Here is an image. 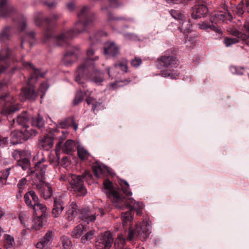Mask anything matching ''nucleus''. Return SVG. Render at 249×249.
Returning a JSON list of instances; mask_svg holds the SVG:
<instances>
[{"instance_id": "obj_61", "label": "nucleus", "mask_w": 249, "mask_h": 249, "mask_svg": "<svg viewBox=\"0 0 249 249\" xmlns=\"http://www.w3.org/2000/svg\"><path fill=\"white\" fill-rule=\"evenodd\" d=\"M28 194L30 195L31 199H32L34 204V203H39L38 202V197L36 195V193L34 191H30L28 192Z\"/></svg>"}, {"instance_id": "obj_51", "label": "nucleus", "mask_w": 249, "mask_h": 249, "mask_svg": "<svg viewBox=\"0 0 249 249\" xmlns=\"http://www.w3.org/2000/svg\"><path fill=\"white\" fill-rule=\"evenodd\" d=\"M116 68H120L122 71L126 72L128 70L127 62L126 60L119 62L114 64Z\"/></svg>"}, {"instance_id": "obj_13", "label": "nucleus", "mask_w": 249, "mask_h": 249, "mask_svg": "<svg viewBox=\"0 0 249 249\" xmlns=\"http://www.w3.org/2000/svg\"><path fill=\"white\" fill-rule=\"evenodd\" d=\"M106 3L108 4L107 6H102L101 10L107 15V22L111 26L113 30H116L115 28L112 25L113 22L116 24L117 21L119 20H127L134 21L131 18H126L123 17H114L110 12V9L118 8L121 7L122 4L119 1V0H106Z\"/></svg>"}, {"instance_id": "obj_20", "label": "nucleus", "mask_w": 249, "mask_h": 249, "mask_svg": "<svg viewBox=\"0 0 249 249\" xmlns=\"http://www.w3.org/2000/svg\"><path fill=\"white\" fill-rule=\"evenodd\" d=\"M12 54L11 51L8 48H3L0 50V73L3 72L9 65V59Z\"/></svg>"}, {"instance_id": "obj_56", "label": "nucleus", "mask_w": 249, "mask_h": 249, "mask_svg": "<svg viewBox=\"0 0 249 249\" xmlns=\"http://www.w3.org/2000/svg\"><path fill=\"white\" fill-rule=\"evenodd\" d=\"M29 218L28 214L25 212H21L19 213L18 215L19 220L20 223L24 227H26V221Z\"/></svg>"}, {"instance_id": "obj_62", "label": "nucleus", "mask_w": 249, "mask_h": 249, "mask_svg": "<svg viewBox=\"0 0 249 249\" xmlns=\"http://www.w3.org/2000/svg\"><path fill=\"white\" fill-rule=\"evenodd\" d=\"M62 136H60V140L61 141L59 142L56 144V147L57 148H60L61 147L62 142L65 139L66 135L68 134V132L67 131H62Z\"/></svg>"}, {"instance_id": "obj_29", "label": "nucleus", "mask_w": 249, "mask_h": 249, "mask_svg": "<svg viewBox=\"0 0 249 249\" xmlns=\"http://www.w3.org/2000/svg\"><path fill=\"white\" fill-rule=\"evenodd\" d=\"M232 19V16L229 10L224 12L220 11L215 14L213 17L214 21H222L225 23L231 21Z\"/></svg>"}, {"instance_id": "obj_53", "label": "nucleus", "mask_w": 249, "mask_h": 249, "mask_svg": "<svg viewBox=\"0 0 249 249\" xmlns=\"http://www.w3.org/2000/svg\"><path fill=\"white\" fill-rule=\"evenodd\" d=\"M60 156L56 153V156L52 155L50 157V164L53 166H57L60 162Z\"/></svg>"}, {"instance_id": "obj_57", "label": "nucleus", "mask_w": 249, "mask_h": 249, "mask_svg": "<svg viewBox=\"0 0 249 249\" xmlns=\"http://www.w3.org/2000/svg\"><path fill=\"white\" fill-rule=\"evenodd\" d=\"M142 63V60L139 57H135L134 59H132L131 61V65L134 68L139 67Z\"/></svg>"}, {"instance_id": "obj_52", "label": "nucleus", "mask_w": 249, "mask_h": 249, "mask_svg": "<svg viewBox=\"0 0 249 249\" xmlns=\"http://www.w3.org/2000/svg\"><path fill=\"white\" fill-rule=\"evenodd\" d=\"M27 179L26 178L20 179L17 184V187L18 189V193L21 194L23 192L25 185L27 184Z\"/></svg>"}, {"instance_id": "obj_32", "label": "nucleus", "mask_w": 249, "mask_h": 249, "mask_svg": "<svg viewBox=\"0 0 249 249\" xmlns=\"http://www.w3.org/2000/svg\"><path fill=\"white\" fill-rule=\"evenodd\" d=\"M53 144V140L50 137L44 136L39 140V146L44 150H50Z\"/></svg>"}, {"instance_id": "obj_30", "label": "nucleus", "mask_w": 249, "mask_h": 249, "mask_svg": "<svg viewBox=\"0 0 249 249\" xmlns=\"http://www.w3.org/2000/svg\"><path fill=\"white\" fill-rule=\"evenodd\" d=\"M72 125L73 128L76 131L78 128V124L76 123L74 120L73 117H69L66 118L63 121H62L59 123L57 125V127L54 129L55 132L57 130L58 128H66Z\"/></svg>"}, {"instance_id": "obj_2", "label": "nucleus", "mask_w": 249, "mask_h": 249, "mask_svg": "<svg viewBox=\"0 0 249 249\" xmlns=\"http://www.w3.org/2000/svg\"><path fill=\"white\" fill-rule=\"evenodd\" d=\"M78 20L73 28L64 30L55 38L57 46H64L69 40L76 36L78 34L87 31L95 25V17L88 6H84L77 13Z\"/></svg>"}, {"instance_id": "obj_36", "label": "nucleus", "mask_w": 249, "mask_h": 249, "mask_svg": "<svg viewBox=\"0 0 249 249\" xmlns=\"http://www.w3.org/2000/svg\"><path fill=\"white\" fill-rule=\"evenodd\" d=\"M24 130H21L23 133V141H26L29 139L35 137L36 135L37 132L35 129H34L28 125L25 127H23Z\"/></svg>"}, {"instance_id": "obj_17", "label": "nucleus", "mask_w": 249, "mask_h": 249, "mask_svg": "<svg viewBox=\"0 0 249 249\" xmlns=\"http://www.w3.org/2000/svg\"><path fill=\"white\" fill-rule=\"evenodd\" d=\"M81 52L78 46L70 47L64 54L62 62L66 66H71L78 58Z\"/></svg>"}, {"instance_id": "obj_19", "label": "nucleus", "mask_w": 249, "mask_h": 249, "mask_svg": "<svg viewBox=\"0 0 249 249\" xmlns=\"http://www.w3.org/2000/svg\"><path fill=\"white\" fill-rule=\"evenodd\" d=\"M113 238L111 233L107 231L98 236L95 246L97 249H109L112 246Z\"/></svg>"}, {"instance_id": "obj_50", "label": "nucleus", "mask_w": 249, "mask_h": 249, "mask_svg": "<svg viewBox=\"0 0 249 249\" xmlns=\"http://www.w3.org/2000/svg\"><path fill=\"white\" fill-rule=\"evenodd\" d=\"M84 93L81 89L76 92L75 98L73 100V104L76 105L81 102L84 98Z\"/></svg>"}, {"instance_id": "obj_33", "label": "nucleus", "mask_w": 249, "mask_h": 249, "mask_svg": "<svg viewBox=\"0 0 249 249\" xmlns=\"http://www.w3.org/2000/svg\"><path fill=\"white\" fill-rule=\"evenodd\" d=\"M30 167V160L27 158H23L20 160H18L17 161V163L14 165L11 166L10 167H15L14 170H11L12 173L15 172L19 168H21L23 171L27 170Z\"/></svg>"}, {"instance_id": "obj_5", "label": "nucleus", "mask_w": 249, "mask_h": 249, "mask_svg": "<svg viewBox=\"0 0 249 249\" xmlns=\"http://www.w3.org/2000/svg\"><path fill=\"white\" fill-rule=\"evenodd\" d=\"M60 14H55L53 15L52 18H45L42 12H37L34 14V19L36 25L39 27H42L43 25L47 26L42 38V41L44 43L53 42L54 45L57 46L55 38L58 36H54L53 35L52 26L60 18Z\"/></svg>"}, {"instance_id": "obj_59", "label": "nucleus", "mask_w": 249, "mask_h": 249, "mask_svg": "<svg viewBox=\"0 0 249 249\" xmlns=\"http://www.w3.org/2000/svg\"><path fill=\"white\" fill-rule=\"evenodd\" d=\"M24 200L27 206L31 208L33 205V204L32 203L31 197H30V195L28 194V192L24 195Z\"/></svg>"}, {"instance_id": "obj_47", "label": "nucleus", "mask_w": 249, "mask_h": 249, "mask_svg": "<svg viewBox=\"0 0 249 249\" xmlns=\"http://www.w3.org/2000/svg\"><path fill=\"white\" fill-rule=\"evenodd\" d=\"M130 82L129 79H126L124 80L117 81L110 85V89H114L117 87H120L128 84Z\"/></svg>"}, {"instance_id": "obj_27", "label": "nucleus", "mask_w": 249, "mask_h": 249, "mask_svg": "<svg viewBox=\"0 0 249 249\" xmlns=\"http://www.w3.org/2000/svg\"><path fill=\"white\" fill-rule=\"evenodd\" d=\"M78 206L72 202L68 207V209L64 215V218L68 221H72L77 216Z\"/></svg>"}, {"instance_id": "obj_16", "label": "nucleus", "mask_w": 249, "mask_h": 249, "mask_svg": "<svg viewBox=\"0 0 249 249\" xmlns=\"http://www.w3.org/2000/svg\"><path fill=\"white\" fill-rule=\"evenodd\" d=\"M169 13L174 18L179 20L181 25L178 27V29L180 32L187 35L191 32L192 26L189 20H185L183 15L178 10L172 9Z\"/></svg>"}, {"instance_id": "obj_4", "label": "nucleus", "mask_w": 249, "mask_h": 249, "mask_svg": "<svg viewBox=\"0 0 249 249\" xmlns=\"http://www.w3.org/2000/svg\"><path fill=\"white\" fill-rule=\"evenodd\" d=\"M23 66L32 72L27 81V86L21 89L19 94V99L21 101L24 102L26 100H35L38 96V93L36 91L34 84L36 83L39 77H43L45 73L42 72L40 69H36L34 65L30 62H22Z\"/></svg>"}, {"instance_id": "obj_60", "label": "nucleus", "mask_w": 249, "mask_h": 249, "mask_svg": "<svg viewBox=\"0 0 249 249\" xmlns=\"http://www.w3.org/2000/svg\"><path fill=\"white\" fill-rule=\"evenodd\" d=\"M58 2L57 0H53L51 1H45L44 2V4L47 6L50 9H53L57 6Z\"/></svg>"}, {"instance_id": "obj_43", "label": "nucleus", "mask_w": 249, "mask_h": 249, "mask_svg": "<svg viewBox=\"0 0 249 249\" xmlns=\"http://www.w3.org/2000/svg\"><path fill=\"white\" fill-rule=\"evenodd\" d=\"M26 155V151L25 150H20L18 149L14 150L12 152V157L16 160H17V161H18V160H20L23 158L25 157Z\"/></svg>"}, {"instance_id": "obj_55", "label": "nucleus", "mask_w": 249, "mask_h": 249, "mask_svg": "<svg viewBox=\"0 0 249 249\" xmlns=\"http://www.w3.org/2000/svg\"><path fill=\"white\" fill-rule=\"evenodd\" d=\"M86 102L88 105H92V110L95 112V110L100 105V103H97L94 99L89 98L86 99Z\"/></svg>"}, {"instance_id": "obj_37", "label": "nucleus", "mask_w": 249, "mask_h": 249, "mask_svg": "<svg viewBox=\"0 0 249 249\" xmlns=\"http://www.w3.org/2000/svg\"><path fill=\"white\" fill-rule=\"evenodd\" d=\"M36 41L35 37V33L34 31L26 33L24 36L22 37L21 46L23 48V45L24 42L28 41L30 45H33Z\"/></svg>"}, {"instance_id": "obj_25", "label": "nucleus", "mask_w": 249, "mask_h": 249, "mask_svg": "<svg viewBox=\"0 0 249 249\" xmlns=\"http://www.w3.org/2000/svg\"><path fill=\"white\" fill-rule=\"evenodd\" d=\"M198 25L200 29L204 30L210 29L219 35H222V34L221 28L217 26L216 23H214V21H211V22L204 21L199 23Z\"/></svg>"}, {"instance_id": "obj_23", "label": "nucleus", "mask_w": 249, "mask_h": 249, "mask_svg": "<svg viewBox=\"0 0 249 249\" xmlns=\"http://www.w3.org/2000/svg\"><path fill=\"white\" fill-rule=\"evenodd\" d=\"M208 8L206 5L203 4L195 5L193 7L192 17L194 19L200 18L206 14Z\"/></svg>"}, {"instance_id": "obj_64", "label": "nucleus", "mask_w": 249, "mask_h": 249, "mask_svg": "<svg viewBox=\"0 0 249 249\" xmlns=\"http://www.w3.org/2000/svg\"><path fill=\"white\" fill-rule=\"evenodd\" d=\"M75 7V5L72 2H70L67 4V8L70 11H73Z\"/></svg>"}, {"instance_id": "obj_54", "label": "nucleus", "mask_w": 249, "mask_h": 249, "mask_svg": "<svg viewBox=\"0 0 249 249\" xmlns=\"http://www.w3.org/2000/svg\"><path fill=\"white\" fill-rule=\"evenodd\" d=\"M49 87V85L47 82H42L40 84V85L39 87L38 91H37V92H40L41 93H42L41 98H42L45 95V93H46V91L48 90Z\"/></svg>"}, {"instance_id": "obj_42", "label": "nucleus", "mask_w": 249, "mask_h": 249, "mask_svg": "<svg viewBox=\"0 0 249 249\" xmlns=\"http://www.w3.org/2000/svg\"><path fill=\"white\" fill-rule=\"evenodd\" d=\"M85 231L84 226L82 224L78 225L73 229L71 232L72 237L77 238L81 236L83 231Z\"/></svg>"}, {"instance_id": "obj_26", "label": "nucleus", "mask_w": 249, "mask_h": 249, "mask_svg": "<svg viewBox=\"0 0 249 249\" xmlns=\"http://www.w3.org/2000/svg\"><path fill=\"white\" fill-rule=\"evenodd\" d=\"M119 47L113 42H108L105 44L104 53L111 56H115L119 53Z\"/></svg>"}, {"instance_id": "obj_14", "label": "nucleus", "mask_w": 249, "mask_h": 249, "mask_svg": "<svg viewBox=\"0 0 249 249\" xmlns=\"http://www.w3.org/2000/svg\"><path fill=\"white\" fill-rule=\"evenodd\" d=\"M15 23L16 24V30L10 26H6L2 29L0 33V41L1 42L8 40L10 36L16 31L19 32L23 31L27 27L26 18L22 15L18 17Z\"/></svg>"}, {"instance_id": "obj_48", "label": "nucleus", "mask_w": 249, "mask_h": 249, "mask_svg": "<svg viewBox=\"0 0 249 249\" xmlns=\"http://www.w3.org/2000/svg\"><path fill=\"white\" fill-rule=\"evenodd\" d=\"M95 231L91 230L87 232L82 238L81 241L83 243H86L88 241H90L94 236Z\"/></svg>"}, {"instance_id": "obj_34", "label": "nucleus", "mask_w": 249, "mask_h": 249, "mask_svg": "<svg viewBox=\"0 0 249 249\" xmlns=\"http://www.w3.org/2000/svg\"><path fill=\"white\" fill-rule=\"evenodd\" d=\"M46 217L34 216L32 220V227L31 228L27 227L30 230H34L37 231L43 227L44 222L46 221Z\"/></svg>"}, {"instance_id": "obj_41", "label": "nucleus", "mask_w": 249, "mask_h": 249, "mask_svg": "<svg viewBox=\"0 0 249 249\" xmlns=\"http://www.w3.org/2000/svg\"><path fill=\"white\" fill-rule=\"evenodd\" d=\"M77 155L79 158L82 160H86L90 156L89 152L82 145L77 146Z\"/></svg>"}, {"instance_id": "obj_38", "label": "nucleus", "mask_w": 249, "mask_h": 249, "mask_svg": "<svg viewBox=\"0 0 249 249\" xmlns=\"http://www.w3.org/2000/svg\"><path fill=\"white\" fill-rule=\"evenodd\" d=\"M11 142L14 144H16L22 142L23 139V133L21 130H17L12 132L11 134Z\"/></svg>"}, {"instance_id": "obj_49", "label": "nucleus", "mask_w": 249, "mask_h": 249, "mask_svg": "<svg viewBox=\"0 0 249 249\" xmlns=\"http://www.w3.org/2000/svg\"><path fill=\"white\" fill-rule=\"evenodd\" d=\"M230 70L232 73L238 75L243 74L245 71L244 68L239 67L235 66H231Z\"/></svg>"}, {"instance_id": "obj_58", "label": "nucleus", "mask_w": 249, "mask_h": 249, "mask_svg": "<svg viewBox=\"0 0 249 249\" xmlns=\"http://www.w3.org/2000/svg\"><path fill=\"white\" fill-rule=\"evenodd\" d=\"M5 239L6 243L7 244V247L10 248L13 246L14 243V239L13 236L10 235H5Z\"/></svg>"}, {"instance_id": "obj_40", "label": "nucleus", "mask_w": 249, "mask_h": 249, "mask_svg": "<svg viewBox=\"0 0 249 249\" xmlns=\"http://www.w3.org/2000/svg\"><path fill=\"white\" fill-rule=\"evenodd\" d=\"M75 147V144L74 141L68 140L64 143L62 149L65 153L68 154L74 151Z\"/></svg>"}, {"instance_id": "obj_31", "label": "nucleus", "mask_w": 249, "mask_h": 249, "mask_svg": "<svg viewBox=\"0 0 249 249\" xmlns=\"http://www.w3.org/2000/svg\"><path fill=\"white\" fill-rule=\"evenodd\" d=\"M15 167H6L0 171V188H3L7 183V178L10 174H13L11 170Z\"/></svg>"}, {"instance_id": "obj_7", "label": "nucleus", "mask_w": 249, "mask_h": 249, "mask_svg": "<svg viewBox=\"0 0 249 249\" xmlns=\"http://www.w3.org/2000/svg\"><path fill=\"white\" fill-rule=\"evenodd\" d=\"M155 63L158 69H162L160 71L162 77L171 79H176L178 77V73L174 68L178 66V62L174 55L166 52L157 59Z\"/></svg>"}, {"instance_id": "obj_44", "label": "nucleus", "mask_w": 249, "mask_h": 249, "mask_svg": "<svg viewBox=\"0 0 249 249\" xmlns=\"http://www.w3.org/2000/svg\"><path fill=\"white\" fill-rule=\"evenodd\" d=\"M125 244V239L122 235H119L114 242L115 249H124V247Z\"/></svg>"}, {"instance_id": "obj_11", "label": "nucleus", "mask_w": 249, "mask_h": 249, "mask_svg": "<svg viewBox=\"0 0 249 249\" xmlns=\"http://www.w3.org/2000/svg\"><path fill=\"white\" fill-rule=\"evenodd\" d=\"M244 33L239 32L235 28H229L228 31L233 37H227L224 39L226 46L229 47L237 42H241L245 45L249 46V22H246L243 26Z\"/></svg>"}, {"instance_id": "obj_18", "label": "nucleus", "mask_w": 249, "mask_h": 249, "mask_svg": "<svg viewBox=\"0 0 249 249\" xmlns=\"http://www.w3.org/2000/svg\"><path fill=\"white\" fill-rule=\"evenodd\" d=\"M66 195L63 194H58L54 198L53 208L52 213L55 218L58 217L62 213L65 205Z\"/></svg>"}, {"instance_id": "obj_22", "label": "nucleus", "mask_w": 249, "mask_h": 249, "mask_svg": "<svg viewBox=\"0 0 249 249\" xmlns=\"http://www.w3.org/2000/svg\"><path fill=\"white\" fill-rule=\"evenodd\" d=\"M54 233L52 231H48L40 241L36 244V249H46L53 240Z\"/></svg>"}, {"instance_id": "obj_1", "label": "nucleus", "mask_w": 249, "mask_h": 249, "mask_svg": "<svg viewBox=\"0 0 249 249\" xmlns=\"http://www.w3.org/2000/svg\"><path fill=\"white\" fill-rule=\"evenodd\" d=\"M103 185L105 189L107 190V196L111 200L115 207L121 210L124 208L129 209L128 211L122 213V225L124 228L133 219L131 211L136 209L137 215H140L142 214V203L136 202L132 198L126 197L123 194V193L126 196H130L132 194L129 190V185L126 181H121L120 186L122 189L114 188L112 182L107 179L104 181Z\"/></svg>"}, {"instance_id": "obj_46", "label": "nucleus", "mask_w": 249, "mask_h": 249, "mask_svg": "<svg viewBox=\"0 0 249 249\" xmlns=\"http://www.w3.org/2000/svg\"><path fill=\"white\" fill-rule=\"evenodd\" d=\"M245 5L243 1H241L233 10V11L238 16H242L245 12Z\"/></svg>"}, {"instance_id": "obj_45", "label": "nucleus", "mask_w": 249, "mask_h": 249, "mask_svg": "<svg viewBox=\"0 0 249 249\" xmlns=\"http://www.w3.org/2000/svg\"><path fill=\"white\" fill-rule=\"evenodd\" d=\"M61 244L63 249H71L72 246L70 238L65 235L61 237Z\"/></svg>"}, {"instance_id": "obj_21", "label": "nucleus", "mask_w": 249, "mask_h": 249, "mask_svg": "<svg viewBox=\"0 0 249 249\" xmlns=\"http://www.w3.org/2000/svg\"><path fill=\"white\" fill-rule=\"evenodd\" d=\"M16 12L15 8L6 0H1L0 2V17H11Z\"/></svg>"}, {"instance_id": "obj_63", "label": "nucleus", "mask_w": 249, "mask_h": 249, "mask_svg": "<svg viewBox=\"0 0 249 249\" xmlns=\"http://www.w3.org/2000/svg\"><path fill=\"white\" fill-rule=\"evenodd\" d=\"M8 138L2 137L0 135V147H3L8 143Z\"/></svg>"}, {"instance_id": "obj_39", "label": "nucleus", "mask_w": 249, "mask_h": 249, "mask_svg": "<svg viewBox=\"0 0 249 249\" xmlns=\"http://www.w3.org/2000/svg\"><path fill=\"white\" fill-rule=\"evenodd\" d=\"M32 125L40 129L44 128L45 123L43 117L40 115L32 117Z\"/></svg>"}, {"instance_id": "obj_6", "label": "nucleus", "mask_w": 249, "mask_h": 249, "mask_svg": "<svg viewBox=\"0 0 249 249\" xmlns=\"http://www.w3.org/2000/svg\"><path fill=\"white\" fill-rule=\"evenodd\" d=\"M97 65L89 67L78 66L75 72V81L83 87L85 86L84 81L86 79L97 85H101L105 80L104 74L97 69Z\"/></svg>"}, {"instance_id": "obj_15", "label": "nucleus", "mask_w": 249, "mask_h": 249, "mask_svg": "<svg viewBox=\"0 0 249 249\" xmlns=\"http://www.w3.org/2000/svg\"><path fill=\"white\" fill-rule=\"evenodd\" d=\"M99 214L104 215L105 211L102 208L85 207L79 210L80 218L83 221L89 223L95 220L96 216Z\"/></svg>"}, {"instance_id": "obj_12", "label": "nucleus", "mask_w": 249, "mask_h": 249, "mask_svg": "<svg viewBox=\"0 0 249 249\" xmlns=\"http://www.w3.org/2000/svg\"><path fill=\"white\" fill-rule=\"evenodd\" d=\"M0 106L3 107L1 114L8 116L14 113L21 108V106L17 102L13 95L6 93L0 97Z\"/></svg>"}, {"instance_id": "obj_3", "label": "nucleus", "mask_w": 249, "mask_h": 249, "mask_svg": "<svg viewBox=\"0 0 249 249\" xmlns=\"http://www.w3.org/2000/svg\"><path fill=\"white\" fill-rule=\"evenodd\" d=\"M38 160L35 162V169L31 171L32 176L36 177L35 185L40 196L45 200L50 198L53 196V191L51 185L45 181L46 172L48 166V162L42 154H38L34 157Z\"/></svg>"}, {"instance_id": "obj_8", "label": "nucleus", "mask_w": 249, "mask_h": 249, "mask_svg": "<svg viewBox=\"0 0 249 249\" xmlns=\"http://www.w3.org/2000/svg\"><path fill=\"white\" fill-rule=\"evenodd\" d=\"M92 177L89 171H85L81 176L70 174H63L60 176L59 179L69 182L70 186L68 189L70 191L77 193L79 196H84L87 193V190L84 184V180L91 178Z\"/></svg>"}, {"instance_id": "obj_28", "label": "nucleus", "mask_w": 249, "mask_h": 249, "mask_svg": "<svg viewBox=\"0 0 249 249\" xmlns=\"http://www.w3.org/2000/svg\"><path fill=\"white\" fill-rule=\"evenodd\" d=\"M30 119V116L27 112L24 111L19 115L17 118L16 121L13 120V122L10 124V127L13 126V125L15 123L18 125L25 127L28 125Z\"/></svg>"}, {"instance_id": "obj_10", "label": "nucleus", "mask_w": 249, "mask_h": 249, "mask_svg": "<svg viewBox=\"0 0 249 249\" xmlns=\"http://www.w3.org/2000/svg\"><path fill=\"white\" fill-rule=\"evenodd\" d=\"M151 226L149 218L145 217L142 222H138L136 224L135 228L130 227L127 235V239L141 240L143 241L149 237L151 233Z\"/></svg>"}, {"instance_id": "obj_35", "label": "nucleus", "mask_w": 249, "mask_h": 249, "mask_svg": "<svg viewBox=\"0 0 249 249\" xmlns=\"http://www.w3.org/2000/svg\"><path fill=\"white\" fill-rule=\"evenodd\" d=\"M92 169L94 175L97 178H100L105 173V171H107L109 173V168L107 166L103 165L102 166L98 162L93 165Z\"/></svg>"}, {"instance_id": "obj_9", "label": "nucleus", "mask_w": 249, "mask_h": 249, "mask_svg": "<svg viewBox=\"0 0 249 249\" xmlns=\"http://www.w3.org/2000/svg\"><path fill=\"white\" fill-rule=\"evenodd\" d=\"M107 34L103 31L96 32L93 36H89V40L91 42L89 48L87 51V56L84 62L78 66L84 67H93L97 65L96 61L99 59V56L95 54L97 49L96 44L101 41L102 37L107 36Z\"/></svg>"}, {"instance_id": "obj_24", "label": "nucleus", "mask_w": 249, "mask_h": 249, "mask_svg": "<svg viewBox=\"0 0 249 249\" xmlns=\"http://www.w3.org/2000/svg\"><path fill=\"white\" fill-rule=\"evenodd\" d=\"M31 209L33 211L34 216H39L47 218V207L42 203H34Z\"/></svg>"}]
</instances>
